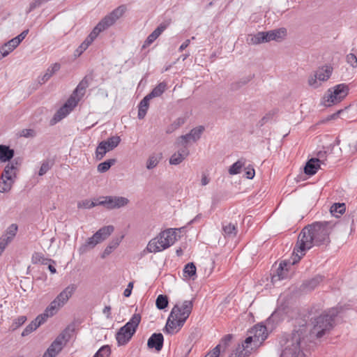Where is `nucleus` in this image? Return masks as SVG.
<instances>
[{
	"instance_id": "nucleus-1",
	"label": "nucleus",
	"mask_w": 357,
	"mask_h": 357,
	"mask_svg": "<svg viewBox=\"0 0 357 357\" xmlns=\"http://www.w3.org/2000/svg\"><path fill=\"white\" fill-rule=\"evenodd\" d=\"M333 226L330 222H317L304 227L298 236L293 254L301 259L314 245L328 243Z\"/></svg>"
},
{
	"instance_id": "nucleus-2",
	"label": "nucleus",
	"mask_w": 357,
	"mask_h": 357,
	"mask_svg": "<svg viewBox=\"0 0 357 357\" xmlns=\"http://www.w3.org/2000/svg\"><path fill=\"white\" fill-rule=\"evenodd\" d=\"M192 307L193 304L191 301H184L182 303H176L169 315L165 331L169 334L177 333L189 317Z\"/></svg>"
},
{
	"instance_id": "nucleus-3",
	"label": "nucleus",
	"mask_w": 357,
	"mask_h": 357,
	"mask_svg": "<svg viewBox=\"0 0 357 357\" xmlns=\"http://www.w3.org/2000/svg\"><path fill=\"white\" fill-rule=\"evenodd\" d=\"M126 11L124 6H121L112 10L110 13L102 18L98 24L93 28L89 35L79 45L85 51L89 45L94 41L98 36L103 31L113 25L120 17L123 16Z\"/></svg>"
},
{
	"instance_id": "nucleus-4",
	"label": "nucleus",
	"mask_w": 357,
	"mask_h": 357,
	"mask_svg": "<svg viewBox=\"0 0 357 357\" xmlns=\"http://www.w3.org/2000/svg\"><path fill=\"white\" fill-rule=\"evenodd\" d=\"M126 11L124 6H121L112 10L110 13L102 18L98 24L93 28L89 35L79 45L85 51L89 45L94 41L98 36L103 31L113 25L120 17L123 16Z\"/></svg>"
},
{
	"instance_id": "nucleus-5",
	"label": "nucleus",
	"mask_w": 357,
	"mask_h": 357,
	"mask_svg": "<svg viewBox=\"0 0 357 357\" xmlns=\"http://www.w3.org/2000/svg\"><path fill=\"white\" fill-rule=\"evenodd\" d=\"M126 11L124 6H121L112 10L110 13L102 18L98 24L93 28L89 35L79 45L85 51L89 45L94 41L98 36L103 31L113 25L120 17L123 16Z\"/></svg>"
},
{
	"instance_id": "nucleus-6",
	"label": "nucleus",
	"mask_w": 357,
	"mask_h": 357,
	"mask_svg": "<svg viewBox=\"0 0 357 357\" xmlns=\"http://www.w3.org/2000/svg\"><path fill=\"white\" fill-rule=\"evenodd\" d=\"M305 326L294 331L291 335L283 338L280 344L282 347L280 357H299L301 354L300 343L304 338Z\"/></svg>"
},
{
	"instance_id": "nucleus-7",
	"label": "nucleus",
	"mask_w": 357,
	"mask_h": 357,
	"mask_svg": "<svg viewBox=\"0 0 357 357\" xmlns=\"http://www.w3.org/2000/svg\"><path fill=\"white\" fill-rule=\"evenodd\" d=\"M338 313L337 308H331L324 311L312 321L310 333L317 337H322L327 331L332 328L334 317Z\"/></svg>"
},
{
	"instance_id": "nucleus-8",
	"label": "nucleus",
	"mask_w": 357,
	"mask_h": 357,
	"mask_svg": "<svg viewBox=\"0 0 357 357\" xmlns=\"http://www.w3.org/2000/svg\"><path fill=\"white\" fill-rule=\"evenodd\" d=\"M176 241V229H168L152 238L146 246L149 252H159L172 246Z\"/></svg>"
},
{
	"instance_id": "nucleus-9",
	"label": "nucleus",
	"mask_w": 357,
	"mask_h": 357,
	"mask_svg": "<svg viewBox=\"0 0 357 357\" xmlns=\"http://www.w3.org/2000/svg\"><path fill=\"white\" fill-rule=\"evenodd\" d=\"M141 321L139 314L132 315L128 322L121 327L116 335V339L119 345H124L130 340L136 331Z\"/></svg>"
},
{
	"instance_id": "nucleus-10",
	"label": "nucleus",
	"mask_w": 357,
	"mask_h": 357,
	"mask_svg": "<svg viewBox=\"0 0 357 357\" xmlns=\"http://www.w3.org/2000/svg\"><path fill=\"white\" fill-rule=\"evenodd\" d=\"M267 337L266 327L261 324L255 325L248 331V337L245 340V347L252 348V350L257 349Z\"/></svg>"
},
{
	"instance_id": "nucleus-11",
	"label": "nucleus",
	"mask_w": 357,
	"mask_h": 357,
	"mask_svg": "<svg viewBox=\"0 0 357 357\" xmlns=\"http://www.w3.org/2000/svg\"><path fill=\"white\" fill-rule=\"evenodd\" d=\"M114 230V227L112 225L101 227L79 248V252L82 254L86 252L88 249L93 248L97 244L107 239L112 234Z\"/></svg>"
},
{
	"instance_id": "nucleus-12",
	"label": "nucleus",
	"mask_w": 357,
	"mask_h": 357,
	"mask_svg": "<svg viewBox=\"0 0 357 357\" xmlns=\"http://www.w3.org/2000/svg\"><path fill=\"white\" fill-rule=\"evenodd\" d=\"M349 88L344 84H340L329 89L324 96V104L331 106L343 100L348 94Z\"/></svg>"
},
{
	"instance_id": "nucleus-13",
	"label": "nucleus",
	"mask_w": 357,
	"mask_h": 357,
	"mask_svg": "<svg viewBox=\"0 0 357 357\" xmlns=\"http://www.w3.org/2000/svg\"><path fill=\"white\" fill-rule=\"evenodd\" d=\"M333 68L331 66L319 67L313 74L308 77V84L312 88L317 89L321 83L327 81L331 76Z\"/></svg>"
},
{
	"instance_id": "nucleus-14",
	"label": "nucleus",
	"mask_w": 357,
	"mask_h": 357,
	"mask_svg": "<svg viewBox=\"0 0 357 357\" xmlns=\"http://www.w3.org/2000/svg\"><path fill=\"white\" fill-rule=\"evenodd\" d=\"M130 200L125 197L121 196H105L100 198L98 204L103 206L107 209H117L128 206Z\"/></svg>"
},
{
	"instance_id": "nucleus-15",
	"label": "nucleus",
	"mask_w": 357,
	"mask_h": 357,
	"mask_svg": "<svg viewBox=\"0 0 357 357\" xmlns=\"http://www.w3.org/2000/svg\"><path fill=\"white\" fill-rule=\"evenodd\" d=\"M68 340L67 331L60 333L43 354V357H56Z\"/></svg>"
},
{
	"instance_id": "nucleus-16",
	"label": "nucleus",
	"mask_w": 357,
	"mask_h": 357,
	"mask_svg": "<svg viewBox=\"0 0 357 357\" xmlns=\"http://www.w3.org/2000/svg\"><path fill=\"white\" fill-rule=\"evenodd\" d=\"M121 138L119 136H113L105 141L101 142L96 148V158L100 160L109 151L115 149L120 143Z\"/></svg>"
},
{
	"instance_id": "nucleus-17",
	"label": "nucleus",
	"mask_w": 357,
	"mask_h": 357,
	"mask_svg": "<svg viewBox=\"0 0 357 357\" xmlns=\"http://www.w3.org/2000/svg\"><path fill=\"white\" fill-rule=\"evenodd\" d=\"M294 257L293 259L292 262H287L286 261H283L280 262L277 271L276 273L272 276L271 281L273 284L276 283L278 281L287 279L289 278V269L291 265L299 261L298 257H296V254H294Z\"/></svg>"
},
{
	"instance_id": "nucleus-18",
	"label": "nucleus",
	"mask_w": 357,
	"mask_h": 357,
	"mask_svg": "<svg viewBox=\"0 0 357 357\" xmlns=\"http://www.w3.org/2000/svg\"><path fill=\"white\" fill-rule=\"evenodd\" d=\"M204 131V127L199 126L191 130V131L185 135H181L176 140L178 145H188L190 142L198 140Z\"/></svg>"
},
{
	"instance_id": "nucleus-19",
	"label": "nucleus",
	"mask_w": 357,
	"mask_h": 357,
	"mask_svg": "<svg viewBox=\"0 0 357 357\" xmlns=\"http://www.w3.org/2000/svg\"><path fill=\"white\" fill-rule=\"evenodd\" d=\"M77 102L78 100L75 97L71 96L55 114L54 120L57 122L65 118L77 105Z\"/></svg>"
},
{
	"instance_id": "nucleus-20",
	"label": "nucleus",
	"mask_w": 357,
	"mask_h": 357,
	"mask_svg": "<svg viewBox=\"0 0 357 357\" xmlns=\"http://www.w3.org/2000/svg\"><path fill=\"white\" fill-rule=\"evenodd\" d=\"M176 146L178 148V151L175 152L169 158V164L172 165H177L181 164L189 155L190 151L186 145Z\"/></svg>"
},
{
	"instance_id": "nucleus-21",
	"label": "nucleus",
	"mask_w": 357,
	"mask_h": 357,
	"mask_svg": "<svg viewBox=\"0 0 357 357\" xmlns=\"http://www.w3.org/2000/svg\"><path fill=\"white\" fill-rule=\"evenodd\" d=\"M75 284H70L67 286L61 292H60L54 300L59 303L62 307L67 303L70 298L73 295L76 290Z\"/></svg>"
},
{
	"instance_id": "nucleus-22",
	"label": "nucleus",
	"mask_w": 357,
	"mask_h": 357,
	"mask_svg": "<svg viewBox=\"0 0 357 357\" xmlns=\"http://www.w3.org/2000/svg\"><path fill=\"white\" fill-rule=\"evenodd\" d=\"M17 231V226L15 224L9 226L5 233L1 238H0V249L1 252L5 249L6 246L10 243L15 236L16 235Z\"/></svg>"
},
{
	"instance_id": "nucleus-23",
	"label": "nucleus",
	"mask_w": 357,
	"mask_h": 357,
	"mask_svg": "<svg viewBox=\"0 0 357 357\" xmlns=\"http://www.w3.org/2000/svg\"><path fill=\"white\" fill-rule=\"evenodd\" d=\"M287 31L284 28L264 31L265 41L268 43L272 40L280 41L286 36Z\"/></svg>"
},
{
	"instance_id": "nucleus-24",
	"label": "nucleus",
	"mask_w": 357,
	"mask_h": 357,
	"mask_svg": "<svg viewBox=\"0 0 357 357\" xmlns=\"http://www.w3.org/2000/svg\"><path fill=\"white\" fill-rule=\"evenodd\" d=\"M163 335L161 333H153L148 340L147 345L150 349L159 351L163 346Z\"/></svg>"
},
{
	"instance_id": "nucleus-25",
	"label": "nucleus",
	"mask_w": 357,
	"mask_h": 357,
	"mask_svg": "<svg viewBox=\"0 0 357 357\" xmlns=\"http://www.w3.org/2000/svg\"><path fill=\"white\" fill-rule=\"evenodd\" d=\"M61 307L62 306L54 299L46 307L45 312L43 314H39V316L42 317L43 318V321L45 322L48 317H51L56 314Z\"/></svg>"
},
{
	"instance_id": "nucleus-26",
	"label": "nucleus",
	"mask_w": 357,
	"mask_h": 357,
	"mask_svg": "<svg viewBox=\"0 0 357 357\" xmlns=\"http://www.w3.org/2000/svg\"><path fill=\"white\" fill-rule=\"evenodd\" d=\"M321 164H324V161L320 158H312L308 160L305 167V173L308 175L314 174L320 168Z\"/></svg>"
},
{
	"instance_id": "nucleus-27",
	"label": "nucleus",
	"mask_w": 357,
	"mask_h": 357,
	"mask_svg": "<svg viewBox=\"0 0 357 357\" xmlns=\"http://www.w3.org/2000/svg\"><path fill=\"white\" fill-rule=\"evenodd\" d=\"M45 323L43 318L39 315L32 321L29 325L26 326L22 333V336L25 337L35 331L41 324Z\"/></svg>"
},
{
	"instance_id": "nucleus-28",
	"label": "nucleus",
	"mask_w": 357,
	"mask_h": 357,
	"mask_svg": "<svg viewBox=\"0 0 357 357\" xmlns=\"http://www.w3.org/2000/svg\"><path fill=\"white\" fill-rule=\"evenodd\" d=\"M61 68V66L58 63H53L46 70V72L42 76L39 77L38 78V82L40 84H43L45 83L47 81H48L52 76L59 70Z\"/></svg>"
},
{
	"instance_id": "nucleus-29",
	"label": "nucleus",
	"mask_w": 357,
	"mask_h": 357,
	"mask_svg": "<svg viewBox=\"0 0 357 357\" xmlns=\"http://www.w3.org/2000/svg\"><path fill=\"white\" fill-rule=\"evenodd\" d=\"M166 26L165 24L159 25L146 38L145 40L142 47L145 48L146 47L149 46L152 44L159 36L165 30Z\"/></svg>"
},
{
	"instance_id": "nucleus-30",
	"label": "nucleus",
	"mask_w": 357,
	"mask_h": 357,
	"mask_svg": "<svg viewBox=\"0 0 357 357\" xmlns=\"http://www.w3.org/2000/svg\"><path fill=\"white\" fill-rule=\"evenodd\" d=\"M162 158V155L160 153H153L151 154L146 161V168L148 170H151L155 168L160 160Z\"/></svg>"
},
{
	"instance_id": "nucleus-31",
	"label": "nucleus",
	"mask_w": 357,
	"mask_h": 357,
	"mask_svg": "<svg viewBox=\"0 0 357 357\" xmlns=\"http://www.w3.org/2000/svg\"><path fill=\"white\" fill-rule=\"evenodd\" d=\"M252 350V348L245 347L244 341L241 344H238L235 350L231 353L230 357H245L250 354Z\"/></svg>"
},
{
	"instance_id": "nucleus-32",
	"label": "nucleus",
	"mask_w": 357,
	"mask_h": 357,
	"mask_svg": "<svg viewBox=\"0 0 357 357\" xmlns=\"http://www.w3.org/2000/svg\"><path fill=\"white\" fill-rule=\"evenodd\" d=\"M246 43L248 45H259L261 43H266L265 41L264 31H260L256 34H250L246 38Z\"/></svg>"
},
{
	"instance_id": "nucleus-33",
	"label": "nucleus",
	"mask_w": 357,
	"mask_h": 357,
	"mask_svg": "<svg viewBox=\"0 0 357 357\" xmlns=\"http://www.w3.org/2000/svg\"><path fill=\"white\" fill-rule=\"evenodd\" d=\"M14 156V151L5 145H0V161L6 162Z\"/></svg>"
},
{
	"instance_id": "nucleus-34",
	"label": "nucleus",
	"mask_w": 357,
	"mask_h": 357,
	"mask_svg": "<svg viewBox=\"0 0 357 357\" xmlns=\"http://www.w3.org/2000/svg\"><path fill=\"white\" fill-rule=\"evenodd\" d=\"M196 271L197 268L195 264L192 262L188 263L184 266L183 271V277L195 280L197 278Z\"/></svg>"
},
{
	"instance_id": "nucleus-35",
	"label": "nucleus",
	"mask_w": 357,
	"mask_h": 357,
	"mask_svg": "<svg viewBox=\"0 0 357 357\" xmlns=\"http://www.w3.org/2000/svg\"><path fill=\"white\" fill-rule=\"evenodd\" d=\"M222 232L225 237L234 238L237 234V228L236 225L231 222L225 223L222 225Z\"/></svg>"
},
{
	"instance_id": "nucleus-36",
	"label": "nucleus",
	"mask_w": 357,
	"mask_h": 357,
	"mask_svg": "<svg viewBox=\"0 0 357 357\" xmlns=\"http://www.w3.org/2000/svg\"><path fill=\"white\" fill-rule=\"evenodd\" d=\"M246 160L245 158H240L236 162H234L229 168L228 172L230 175L238 174L241 172L243 167H245Z\"/></svg>"
},
{
	"instance_id": "nucleus-37",
	"label": "nucleus",
	"mask_w": 357,
	"mask_h": 357,
	"mask_svg": "<svg viewBox=\"0 0 357 357\" xmlns=\"http://www.w3.org/2000/svg\"><path fill=\"white\" fill-rule=\"evenodd\" d=\"M15 166L13 164L8 163L4 168L1 175V179L14 181L15 177Z\"/></svg>"
},
{
	"instance_id": "nucleus-38",
	"label": "nucleus",
	"mask_w": 357,
	"mask_h": 357,
	"mask_svg": "<svg viewBox=\"0 0 357 357\" xmlns=\"http://www.w3.org/2000/svg\"><path fill=\"white\" fill-rule=\"evenodd\" d=\"M151 100L147 96H146L139 102V110H138V118L142 119L146 116L149 106V100Z\"/></svg>"
},
{
	"instance_id": "nucleus-39",
	"label": "nucleus",
	"mask_w": 357,
	"mask_h": 357,
	"mask_svg": "<svg viewBox=\"0 0 357 357\" xmlns=\"http://www.w3.org/2000/svg\"><path fill=\"white\" fill-rule=\"evenodd\" d=\"M167 84L164 82L158 84L152 91L147 95L151 99L160 96L166 90Z\"/></svg>"
},
{
	"instance_id": "nucleus-40",
	"label": "nucleus",
	"mask_w": 357,
	"mask_h": 357,
	"mask_svg": "<svg viewBox=\"0 0 357 357\" xmlns=\"http://www.w3.org/2000/svg\"><path fill=\"white\" fill-rule=\"evenodd\" d=\"M188 114H184L183 115L178 117L170 126V127L168 128L167 132H172L174 130L178 129L179 127H181L182 125H183L187 119H188Z\"/></svg>"
},
{
	"instance_id": "nucleus-41",
	"label": "nucleus",
	"mask_w": 357,
	"mask_h": 357,
	"mask_svg": "<svg viewBox=\"0 0 357 357\" xmlns=\"http://www.w3.org/2000/svg\"><path fill=\"white\" fill-rule=\"evenodd\" d=\"M88 86V83L86 80H82L77 86L74 91L73 97H75L76 99L79 100V99L84 96L85 89Z\"/></svg>"
},
{
	"instance_id": "nucleus-42",
	"label": "nucleus",
	"mask_w": 357,
	"mask_h": 357,
	"mask_svg": "<svg viewBox=\"0 0 357 357\" xmlns=\"http://www.w3.org/2000/svg\"><path fill=\"white\" fill-rule=\"evenodd\" d=\"M345 208L344 204L336 203L331 206L330 211L333 216L338 217L344 213Z\"/></svg>"
},
{
	"instance_id": "nucleus-43",
	"label": "nucleus",
	"mask_w": 357,
	"mask_h": 357,
	"mask_svg": "<svg viewBox=\"0 0 357 357\" xmlns=\"http://www.w3.org/2000/svg\"><path fill=\"white\" fill-rule=\"evenodd\" d=\"M322 280L321 276H317L303 284L304 289L307 291L314 289Z\"/></svg>"
},
{
	"instance_id": "nucleus-44",
	"label": "nucleus",
	"mask_w": 357,
	"mask_h": 357,
	"mask_svg": "<svg viewBox=\"0 0 357 357\" xmlns=\"http://www.w3.org/2000/svg\"><path fill=\"white\" fill-rule=\"evenodd\" d=\"M116 162L115 159H109L98 165L97 169L100 173H104L109 169V168Z\"/></svg>"
},
{
	"instance_id": "nucleus-45",
	"label": "nucleus",
	"mask_w": 357,
	"mask_h": 357,
	"mask_svg": "<svg viewBox=\"0 0 357 357\" xmlns=\"http://www.w3.org/2000/svg\"><path fill=\"white\" fill-rule=\"evenodd\" d=\"M155 305L159 310L165 309L168 305L167 296L162 294L159 295L156 298Z\"/></svg>"
},
{
	"instance_id": "nucleus-46",
	"label": "nucleus",
	"mask_w": 357,
	"mask_h": 357,
	"mask_svg": "<svg viewBox=\"0 0 357 357\" xmlns=\"http://www.w3.org/2000/svg\"><path fill=\"white\" fill-rule=\"evenodd\" d=\"M111 349L108 345L101 347L93 357H109Z\"/></svg>"
},
{
	"instance_id": "nucleus-47",
	"label": "nucleus",
	"mask_w": 357,
	"mask_h": 357,
	"mask_svg": "<svg viewBox=\"0 0 357 357\" xmlns=\"http://www.w3.org/2000/svg\"><path fill=\"white\" fill-rule=\"evenodd\" d=\"M26 321V316H20L15 319L13 320L11 326H10V330L11 331H15L18 328H20L21 326H22L25 321Z\"/></svg>"
},
{
	"instance_id": "nucleus-48",
	"label": "nucleus",
	"mask_w": 357,
	"mask_h": 357,
	"mask_svg": "<svg viewBox=\"0 0 357 357\" xmlns=\"http://www.w3.org/2000/svg\"><path fill=\"white\" fill-rule=\"evenodd\" d=\"M98 205V202H94L89 199H85L78 202L77 207L79 208H91Z\"/></svg>"
},
{
	"instance_id": "nucleus-49",
	"label": "nucleus",
	"mask_w": 357,
	"mask_h": 357,
	"mask_svg": "<svg viewBox=\"0 0 357 357\" xmlns=\"http://www.w3.org/2000/svg\"><path fill=\"white\" fill-rule=\"evenodd\" d=\"M13 183H14V181L2 179V182L0 183V192H8L11 189Z\"/></svg>"
},
{
	"instance_id": "nucleus-50",
	"label": "nucleus",
	"mask_w": 357,
	"mask_h": 357,
	"mask_svg": "<svg viewBox=\"0 0 357 357\" xmlns=\"http://www.w3.org/2000/svg\"><path fill=\"white\" fill-rule=\"evenodd\" d=\"M124 236L122 235L120 237H116L114 238L108 244V245L112 248V250L114 251L116 250L119 245H120L122 239L123 238Z\"/></svg>"
},
{
	"instance_id": "nucleus-51",
	"label": "nucleus",
	"mask_w": 357,
	"mask_h": 357,
	"mask_svg": "<svg viewBox=\"0 0 357 357\" xmlns=\"http://www.w3.org/2000/svg\"><path fill=\"white\" fill-rule=\"evenodd\" d=\"M0 51L5 57L7 56L10 52L13 51V48L7 43H4L0 47Z\"/></svg>"
},
{
	"instance_id": "nucleus-52",
	"label": "nucleus",
	"mask_w": 357,
	"mask_h": 357,
	"mask_svg": "<svg viewBox=\"0 0 357 357\" xmlns=\"http://www.w3.org/2000/svg\"><path fill=\"white\" fill-rule=\"evenodd\" d=\"M221 345L218 344L213 349L212 351L208 352L204 357H219L220 354Z\"/></svg>"
},
{
	"instance_id": "nucleus-53",
	"label": "nucleus",
	"mask_w": 357,
	"mask_h": 357,
	"mask_svg": "<svg viewBox=\"0 0 357 357\" xmlns=\"http://www.w3.org/2000/svg\"><path fill=\"white\" fill-rule=\"evenodd\" d=\"M51 168V165L49 162H43L41 165V167L39 169L38 174L39 176H43L47 172V171Z\"/></svg>"
},
{
	"instance_id": "nucleus-54",
	"label": "nucleus",
	"mask_w": 357,
	"mask_h": 357,
	"mask_svg": "<svg viewBox=\"0 0 357 357\" xmlns=\"http://www.w3.org/2000/svg\"><path fill=\"white\" fill-rule=\"evenodd\" d=\"M347 61L352 67H357V57L355 54L350 53L347 56Z\"/></svg>"
},
{
	"instance_id": "nucleus-55",
	"label": "nucleus",
	"mask_w": 357,
	"mask_h": 357,
	"mask_svg": "<svg viewBox=\"0 0 357 357\" xmlns=\"http://www.w3.org/2000/svg\"><path fill=\"white\" fill-rule=\"evenodd\" d=\"M255 175V172L252 166L245 167V176L248 179H252Z\"/></svg>"
},
{
	"instance_id": "nucleus-56",
	"label": "nucleus",
	"mask_w": 357,
	"mask_h": 357,
	"mask_svg": "<svg viewBox=\"0 0 357 357\" xmlns=\"http://www.w3.org/2000/svg\"><path fill=\"white\" fill-rule=\"evenodd\" d=\"M36 135V131L33 129H24L21 132V136L24 137H33Z\"/></svg>"
},
{
	"instance_id": "nucleus-57",
	"label": "nucleus",
	"mask_w": 357,
	"mask_h": 357,
	"mask_svg": "<svg viewBox=\"0 0 357 357\" xmlns=\"http://www.w3.org/2000/svg\"><path fill=\"white\" fill-rule=\"evenodd\" d=\"M20 38H17V37H15L13 39L8 41V43L13 48V50L20 44Z\"/></svg>"
},
{
	"instance_id": "nucleus-58",
	"label": "nucleus",
	"mask_w": 357,
	"mask_h": 357,
	"mask_svg": "<svg viewBox=\"0 0 357 357\" xmlns=\"http://www.w3.org/2000/svg\"><path fill=\"white\" fill-rule=\"evenodd\" d=\"M132 288H133V283L129 282L127 286V288L124 290V292H123L124 296L129 297L131 294Z\"/></svg>"
},
{
	"instance_id": "nucleus-59",
	"label": "nucleus",
	"mask_w": 357,
	"mask_h": 357,
	"mask_svg": "<svg viewBox=\"0 0 357 357\" xmlns=\"http://www.w3.org/2000/svg\"><path fill=\"white\" fill-rule=\"evenodd\" d=\"M231 335H225L222 340H221V342H220V345H224L225 348L227 347V346L228 345L229 342L231 341Z\"/></svg>"
},
{
	"instance_id": "nucleus-60",
	"label": "nucleus",
	"mask_w": 357,
	"mask_h": 357,
	"mask_svg": "<svg viewBox=\"0 0 357 357\" xmlns=\"http://www.w3.org/2000/svg\"><path fill=\"white\" fill-rule=\"evenodd\" d=\"M210 182V178L209 177L205 174H203L202 175V178H201V184L202 185L204 186V185H206L209 183Z\"/></svg>"
},
{
	"instance_id": "nucleus-61",
	"label": "nucleus",
	"mask_w": 357,
	"mask_h": 357,
	"mask_svg": "<svg viewBox=\"0 0 357 357\" xmlns=\"http://www.w3.org/2000/svg\"><path fill=\"white\" fill-rule=\"evenodd\" d=\"M112 252L113 250H112V248L109 245H107L102 252L101 257L104 259L107 257L108 255H109Z\"/></svg>"
},
{
	"instance_id": "nucleus-62",
	"label": "nucleus",
	"mask_w": 357,
	"mask_h": 357,
	"mask_svg": "<svg viewBox=\"0 0 357 357\" xmlns=\"http://www.w3.org/2000/svg\"><path fill=\"white\" fill-rule=\"evenodd\" d=\"M190 43V40L187 39L185 40L179 47L178 52H183L185 48H187Z\"/></svg>"
},
{
	"instance_id": "nucleus-63",
	"label": "nucleus",
	"mask_w": 357,
	"mask_h": 357,
	"mask_svg": "<svg viewBox=\"0 0 357 357\" xmlns=\"http://www.w3.org/2000/svg\"><path fill=\"white\" fill-rule=\"evenodd\" d=\"M102 312L106 315L107 319L111 318V307L109 306H105L102 310Z\"/></svg>"
},
{
	"instance_id": "nucleus-64",
	"label": "nucleus",
	"mask_w": 357,
	"mask_h": 357,
	"mask_svg": "<svg viewBox=\"0 0 357 357\" xmlns=\"http://www.w3.org/2000/svg\"><path fill=\"white\" fill-rule=\"evenodd\" d=\"M98 94L99 96H100L102 98H107V96H108L107 91L105 89H100L98 90Z\"/></svg>"
}]
</instances>
